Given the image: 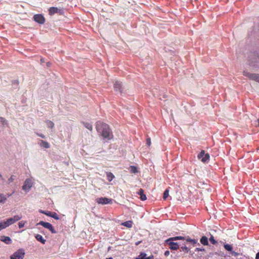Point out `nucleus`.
<instances>
[{
  "label": "nucleus",
  "instance_id": "1",
  "mask_svg": "<svg viewBox=\"0 0 259 259\" xmlns=\"http://www.w3.org/2000/svg\"><path fill=\"white\" fill-rule=\"evenodd\" d=\"M96 128L98 133L105 140L113 138L112 132L109 125L100 121L96 122Z\"/></svg>",
  "mask_w": 259,
  "mask_h": 259
},
{
  "label": "nucleus",
  "instance_id": "2",
  "mask_svg": "<svg viewBox=\"0 0 259 259\" xmlns=\"http://www.w3.org/2000/svg\"><path fill=\"white\" fill-rule=\"evenodd\" d=\"M249 65L255 69H259V54L254 52L251 53L248 59Z\"/></svg>",
  "mask_w": 259,
  "mask_h": 259
},
{
  "label": "nucleus",
  "instance_id": "3",
  "mask_svg": "<svg viewBox=\"0 0 259 259\" xmlns=\"http://www.w3.org/2000/svg\"><path fill=\"white\" fill-rule=\"evenodd\" d=\"M22 217L21 215H15L13 217L10 218L5 221V225H6L7 227H8L11 225L14 224L16 222L20 220Z\"/></svg>",
  "mask_w": 259,
  "mask_h": 259
},
{
  "label": "nucleus",
  "instance_id": "4",
  "mask_svg": "<svg viewBox=\"0 0 259 259\" xmlns=\"http://www.w3.org/2000/svg\"><path fill=\"white\" fill-rule=\"evenodd\" d=\"M24 255V250L23 249H19L11 255L10 259H23Z\"/></svg>",
  "mask_w": 259,
  "mask_h": 259
},
{
  "label": "nucleus",
  "instance_id": "5",
  "mask_svg": "<svg viewBox=\"0 0 259 259\" xmlns=\"http://www.w3.org/2000/svg\"><path fill=\"white\" fill-rule=\"evenodd\" d=\"M198 158L200 159L202 162H208L209 160V154L208 153H205L204 150H201V152L198 154Z\"/></svg>",
  "mask_w": 259,
  "mask_h": 259
},
{
  "label": "nucleus",
  "instance_id": "6",
  "mask_svg": "<svg viewBox=\"0 0 259 259\" xmlns=\"http://www.w3.org/2000/svg\"><path fill=\"white\" fill-rule=\"evenodd\" d=\"M243 74L244 76L249 78L250 79L259 82V74L251 73L247 72V71H244Z\"/></svg>",
  "mask_w": 259,
  "mask_h": 259
},
{
  "label": "nucleus",
  "instance_id": "7",
  "mask_svg": "<svg viewBox=\"0 0 259 259\" xmlns=\"http://www.w3.org/2000/svg\"><path fill=\"white\" fill-rule=\"evenodd\" d=\"M113 200L111 198H108L107 197H100L96 199V202L98 204L102 205L112 204Z\"/></svg>",
  "mask_w": 259,
  "mask_h": 259
},
{
  "label": "nucleus",
  "instance_id": "8",
  "mask_svg": "<svg viewBox=\"0 0 259 259\" xmlns=\"http://www.w3.org/2000/svg\"><path fill=\"white\" fill-rule=\"evenodd\" d=\"M33 20L39 24H44L46 19L44 16L41 14H35L33 17Z\"/></svg>",
  "mask_w": 259,
  "mask_h": 259
},
{
  "label": "nucleus",
  "instance_id": "9",
  "mask_svg": "<svg viewBox=\"0 0 259 259\" xmlns=\"http://www.w3.org/2000/svg\"><path fill=\"white\" fill-rule=\"evenodd\" d=\"M56 13H59L60 15H63L64 11L63 9H59L57 7H51L49 9V14L50 15H53Z\"/></svg>",
  "mask_w": 259,
  "mask_h": 259
},
{
  "label": "nucleus",
  "instance_id": "10",
  "mask_svg": "<svg viewBox=\"0 0 259 259\" xmlns=\"http://www.w3.org/2000/svg\"><path fill=\"white\" fill-rule=\"evenodd\" d=\"M165 243L169 245V248L172 250H177L179 248V245L178 243L175 242L173 241H168V239L165 241Z\"/></svg>",
  "mask_w": 259,
  "mask_h": 259
},
{
  "label": "nucleus",
  "instance_id": "11",
  "mask_svg": "<svg viewBox=\"0 0 259 259\" xmlns=\"http://www.w3.org/2000/svg\"><path fill=\"white\" fill-rule=\"evenodd\" d=\"M32 186V185L31 180L29 179H26L22 186V189L26 192H28Z\"/></svg>",
  "mask_w": 259,
  "mask_h": 259
},
{
  "label": "nucleus",
  "instance_id": "12",
  "mask_svg": "<svg viewBox=\"0 0 259 259\" xmlns=\"http://www.w3.org/2000/svg\"><path fill=\"white\" fill-rule=\"evenodd\" d=\"M114 88L116 92H118L121 94L122 92V83L119 81H116L114 83Z\"/></svg>",
  "mask_w": 259,
  "mask_h": 259
},
{
  "label": "nucleus",
  "instance_id": "13",
  "mask_svg": "<svg viewBox=\"0 0 259 259\" xmlns=\"http://www.w3.org/2000/svg\"><path fill=\"white\" fill-rule=\"evenodd\" d=\"M138 256L139 259H154V256L153 255L147 256V254L144 252H141Z\"/></svg>",
  "mask_w": 259,
  "mask_h": 259
},
{
  "label": "nucleus",
  "instance_id": "14",
  "mask_svg": "<svg viewBox=\"0 0 259 259\" xmlns=\"http://www.w3.org/2000/svg\"><path fill=\"white\" fill-rule=\"evenodd\" d=\"M1 240L6 244H10L12 242V239L9 236H1Z\"/></svg>",
  "mask_w": 259,
  "mask_h": 259
},
{
  "label": "nucleus",
  "instance_id": "15",
  "mask_svg": "<svg viewBox=\"0 0 259 259\" xmlns=\"http://www.w3.org/2000/svg\"><path fill=\"white\" fill-rule=\"evenodd\" d=\"M137 194L140 196V198L142 201H144L147 199V197L146 195L144 194V192L143 189H140L138 192H137Z\"/></svg>",
  "mask_w": 259,
  "mask_h": 259
},
{
  "label": "nucleus",
  "instance_id": "16",
  "mask_svg": "<svg viewBox=\"0 0 259 259\" xmlns=\"http://www.w3.org/2000/svg\"><path fill=\"white\" fill-rule=\"evenodd\" d=\"M35 238L38 241L40 242L43 244H45L46 242V240L45 239L44 237L40 234H35Z\"/></svg>",
  "mask_w": 259,
  "mask_h": 259
},
{
  "label": "nucleus",
  "instance_id": "17",
  "mask_svg": "<svg viewBox=\"0 0 259 259\" xmlns=\"http://www.w3.org/2000/svg\"><path fill=\"white\" fill-rule=\"evenodd\" d=\"M39 145L40 147L46 149L49 148L50 147L49 143L48 142L44 140H40Z\"/></svg>",
  "mask_w": 259,
  "mask_h": 259
},
{
  "label": "nucleus",
  "instance_id": "18",
  "mask_svg": "<svg viewBox=\"0 0 259 259\" xmlns=\"http://www.w3.org/2000/svg\"><path fill=\"white\" fill-rule=\"evenodd\" d=\"M184 240H186L187 242L191 243L193 245H195L197 243V240L194 239H191L189 236H184Z\"/></svg>",
  "mask_w": 259,
  "mask_h": 259
},
{
  "label": "nucleus",
  "instance_id": "19",
  "mask_svg": "<svg viewBox=\"0 0 259 259\" xmlns=\"http://www.w3.org/2000/svg\"><path fill=\"white\" fill-rule=\"evenodd\" d=\"M40 225L42 226H43L44 228L46 229H48L50 226H51V224L48 222H45L42 221H40L38 223L36 224V225Z\"/></svg>",
  "mask_w": 259,
  "mask_h": 259
},
{
  "label": "nucleus",
  "instance_id": "20",
  "mask_svg": "<svg viewBox=\"0 0 259 259\" xmlns=\"http://www.w3.org/2000/svg\"><path fill=\"white\" fill-rule=\"evenodd\" d=\"M185 238H184V236H175V237H170V238H168V241H177V240H184Z\"/></svg>",
  "mask_w": 259,
  "mask_h": 259
},
{
  "label": "nucleus",
  "instance_id": "21",
  "mask_svg": "<svg viewBox=\"0 0 259 259\" xmlns=\"http://www.w3.org/2000/svg\"><path fill=\"white\" fill-rule=\"evenodd\" d=\"M200 242L203 245H207L208 244V238L205 236H202L200 239Z\"/></svg>",
  "mask_w": 259,
  "mask_h": 259
},
{
  "label": "nucleus",
  "instance_id": "22",
  "mask_svg": "<svg viewBox=\"0 0 259 259\" xmlns=\"http://www.w3.org/2000/svg\"><path fill=\"white\" fill-rule=\"evenodd\" d=\"M81 123L87 129L91 131H92L93 125L91 123L85 121H82Z\"/></svg>",
  "mask_w": 259,
  "mask_h": 259
},
{
  "label": "nucleus",
  "instance_id": "23",
  "mask_svg": "<svg viewBox=\"0 0 259 259\" xmlns=\"http://www.w3.org/2000/svg\"><path fill=\"white\" fill-rule=\"evenodd\" d=\"M133 222L132 221H127L122 223V225L130 228L132 227Z\"/></svg>",
  "mask_w": 259,
  "mask_h": 259
},
{
  "label": "nucleus",
  "instance_id": "24",
  "mask_svg": "<svg viewBox=\"0 0 259 259\" xmlns=\"http://www.w3.org/2000/svg\"><path fill=\"white\" fill-rule=\"evenodd\" d=\"M106 177L107 178L109 182L112 181V180L114 178V175L111 172H106Z\"/></svg>",
  "mask_w": 259,
  "mask_h": 259
},
{
  "label": "nucleus",
  "instance_id": "25",
  "mask_svg": "<svg viewBox=\"0 0 259 259\" xmlns=\"http://www.w3.org/2000/svg\"><path fill=\"white\" fill-rule=\"evenodd\" d=\"M224 247L226 250L229 251L230 252L232 251L233 247H232V245H231V244H227V243L224 244Z\"/></svg>",
  "mask_w": 259,
  "mask_h": 259
},
{
  "label": "nucleus",
  "instance_id": "26",
  "mask_svg": "<svg viewBox=\"0 0 259 259\" xmlns=\"http://www.w3.org/2000/svg\"><path fill=\"white\" fill-rule=\"evenodd\" d=\"M7 199L6 195H4L2 193H0V203H4Z\"/></svg>",
  "mask_w": 259,
  "mask_h": 259
},
{
  "label": "nucleus",
  "instance_id": "27",
  "mask_svg": "<svg viewBox=\"0 0 259 259\" xmlns=\"http://www.w3.org/2000/svg\"><path fill=\"white\" fill-rule=\"evenodd\" d=\"M129 170L131 172L134 174H136L138 172L137 167L134 165L130 166L129 167Z\"/></svg>",
  "mask_w": 259,
  "mask_h": 259
},
{
  "label": "nucleus",
  "instance_id": "28",
  "mask_svg": "<svg viewBox=\"0 0 259 259\" xmlns=\"http://www.w3.org/2000/svg\"><path fill=\"white\" fill-rule=\"evenodd\" d=\"M0 122H1L4 126H8L9 125L8 121L3 117H0Z\"/></svg>",
  "mask_w": 259,
  "mask_h": 259
},
{
  "label": "nucleus",
  "instance_id": "29",
  "mask_svg": "<svg viewBox=\"0 0 259 259\" xmlns=\"http://www.w3.org/2000/svg\"><path fill=\"white\" fill-rule=\"evenodd\" d=\"M169 195V188L165 189L163 193V199L166 200Z\"/></svg>",
  "mask_w": 259,
  "mask_h": 259
},
{
  "label": "nucleus",
  "instance_id": "30",
  "mask_svg": "<svg viewBox=\"0 0 259 259\" xmlns=\"http://www.w3.org/2000/svg\"><path fill=\"white\" fill-rule=\"evenodd\" d=\"M7 228V225H5V220L0 221V231Z\"/></svg>",
  "mask_w": 259,
  "mask_h": 259
},
{
  "label": "nucleus",
  "instance_id": "31",
  "mask_svg": "<svg viewBox=\"0 0 259 259\" xmlns=\"http://www.w3.org/2000/svg\"><path fill=\"white\" fill-rule=\"evenodd\" d=\"M47 125L48 127L52 128L54 126V123L50 120H48L47 121Z\"/></svg>",
  "mask_w": 259,
  "mask_h": 259
},
{
  "label": "nucleus",
  "instance_id": "32",
  "mask_svg": "<svg viewBox=\"0 0 259 259\" xmlns=\"http://www.w3.org/2000/svg\"><path fill=\"white\" fill-rule=\"evenodd\" d=\"M181 251H184L185 253H188L190 251V249L187 247L185 245L184 246H183L181 247Z\"/></svg>",
  "mask_w": 259,
  "mask_h": 259
},
{
  "label": "nucleus",
  "instance_id": "33",
  "mask_svg": "<svg viewBox=\"0 0 259 259\" xmlns=\"http://www.w3.org/2000/svg\"><path fill=\"white\" fill-rule=\"evenodd\" d=\"M51 217L54 218L56 220H58L60 219L59 215L55 212H52V216Z\"/></svg>",
  "mask_w": 259,
  "mask_h": 259
},
{
  "label": "nucleus",
  "instance_id": "34",
  "mask_svg": "<svg viewBox=\"0 0 259 259\" xmlns=\"http://www.w3.org/2000/svg\"><path fill=\"white\" fill-rule=\"evenodd\" d=\"M209 241L211 244L213 245L217 243V241L214 239V238L212 235H211L210 237L209 238Z\"/></svg>",
  "mask_w": 259,
  "mask_h": 259
},
{
  "label": "nucleus",
  "instance_id": "35",
  "mask_svg": "<svg viewBox=\"0 0 259 259\" xmlns=\"http://www.w3.org/2000/svg\"><path fill=\"white\" fill-rule=\"evenodd\" d=\"M48 229L49 230L51 231V232L53 234H55L57 233V231L55 230L54 228L53 227L52 224Z\"/></svg>",
  "mask_w": 259,
  "mask_h": 259
},
{
  "label": "nucleus",
  "instance_id": "36",
  "mask_svg": "<svg viewBox=\"0 0 259 259\" xmlns=\"http://www.w3.org/2000/svg\"><path fill=\"white\" fill-rule=\"evenodd\" d=\"M16 177V176H14V175H12L8 180V183L9 184H10V183H11L12 182H13V181L15 179V178Z\"/></svg>",
  "mask_w": 259,
  "mask_h": 259
},
{
  "label": "nucleus",
  "instance_id": "37",
  "mask_svg": "<svg viewBox=\"0 0 259 259\" xmlns=\"http://www.w3.org/2000/svg\"><path fill=\"white\" fill-rule=\"evenodd\" d=\"M26 222L21 221L18 223V227L19 228H22L24 227Z\"/></svg>",
  "mask_w": 259,
  "mask_h": 259
},
{
  "label": "nucleus",
  "instance_id": "38",
  "mask_svg": "<svg viewBox=\"0 0 259 259\" xmlns=\"http://www.w3.org/2000/svg\"><path fill=\"white\" fill-rule=\"evenodd\" d=\"M230 253L234 256H238L239 255V253L236 252L232 250V251L230 252Z\"/></svg>",
  "mask_w": 259,
  "mask_h": 259
},
{
  "label": "nucleus",
  "instance_id": "39",
  "mask_svg": "<svg viewBox=\"0 0 259 259\" xmlns=\"http://www.w3.org/2000/svg\"><path fill=\"white\" fill-rule=\"evenodd\" d=\"M52 212L50 211H46V213H45V214L48 216V217H51L52 216Z\"/></svg>",
  "mask_w": 259,
  "mask_h": 259
},
{
  "label": "nucleus",
  "instance_id": "40",
  "mask_svg": "<svg viewBox=\"0 0 259 259\" xmlns=\"http://www.w3.org/2000/svg\"><path fill=\"white\" fill-rule=\"evenodd\" d=\"M146 143L148 146H149L151 145V140L149 138L146 139Z\"/></svg>",
  "mask_w": 259,
  "mask_h": 259
},
{
  "label": "nucleus",
  "instance_id": "41",
  "mask_svg": "<svg viewBox=\"0 0 259 259\" xmlns=\"http://www.w3.org/2000/svg\"><path fill=\"white\" fill-rule=\"evenodd\" d=\"M196 251H204V249L203 248H196L195 249Z\"/></svg>",
  "mask_w": 259,
  "mask_h": 259
},
{
  "label": "nucleus",
  "instance_id": "42",
  "mask_svg": "<svg viewBox=\"0 0 259 259\" xmlns=\"http://www.w3.org/2000/svg\"><path fill=\"white\" fill-rule=\"evenodd\" d=\"M37 135L38 136H39V137H41V138H42L43 139H45L46 138V136L42 134H38V133H37Z\"/></svg>",
  "mask_w": 259,
  "mask_h": 259
},
{
  "label": "nucleus",
  "instance_id": "43",
  "mask_svg": "<svg viewBox=\"0 0 259 259\" xmlns=\"http://www.w3.org/2000/svg\"><path fill=\"white\" fill-rule=\"evenodd\" d=\"M170 252L169 250H166L164 252V255L167 256L169 255Z\"/></svg>",
  "mask_w": 259,
  "mask_h": 259
},
{
  "label": "nucleus",
  "instance_id": "44",
  "mask_svg": "<svg viewBox=\"0 0 259 259\" xmlns=\"http://www.w3.org/2000/svg\"><path fill=\"white\" fill-rule=\"evenodd\" d=\"M14 193V192H13L12 193H7L6 195L7 196V198H9V197H10L11 196H12V195Z\"/></svg>",
  "mask_w": 259,
  "mask_h": 259
},
{
  "label": "nucleus",
  "instance_id": "45",
  "mask_svg": "<svg viewBox=\"0 0 259 259\" xmlns=\"http://www.w3.org/2000/svg\"><path fill=\"white\" fill-rule=\"evenodd\" d=\"M51 64H52V63H51L50 62H48L47 63V64H46L47 66L48 67H50L51 66Z\"/></svg>",
  "mask_w": 259,
  "mask_h": 259
},
{
  "label": "nucleus",
  "instance_id": "46",
  "mask_svg": "<svg viewBox=\"0 0 259 259\" xmlns=\"http://www.w3.org/2000/svg\"><path fill=\"white\" fill-rule=\"evenodd\" d=\"M255 259H259V252L256 254Z\"/></svg>",
  "mask_w": 259,
  "mask_h": 259
},
{
  "label": "nucleus",
  "instance_id": "47",
  "mask_svg": "<svg viewBox=\"0 0 259 259\" xmlns=\"http://www.w3.org/2000/svg\"><path fill=\"white\" fill-rule=\"evenodd\" d=\"M39 212L42 214H45V213H46V210H39Z\"/></svg>",
  "mask_w": 259,
  "mask_h": 259
},
{
  "label": "nucleus",
  "instance_id": "48",
  "mask_svg": "<svg viewBox=\"0 0 259 259\" xmlns=\"http://www.w3.org/2000/svg\"><path fill=\"white\" fill-rule=\"evenodd\" d=\"M45 59H44V58H41V59H40V62H41V63H45Z\"/></svg>",
  "mask_w": 259,
  "mask_h": 259
},
{
  "label": "nucleus",
  "instance_id": "49",
  "mask_svg": "<svg viewBox=\"0 0 259 259\" xmlns=\"http://www.w3.org/2000/svg\"><path fill=\"white\" fill-rule=\"evenodd\" d=\"M141 242V241L137 242H136L135 245H138Z\"/></svg>",
  "mask_w": 259,
  "mask_h": 259
},
{
  "label": "nucleus",
  "instance_id": "50",
  "mask_svg": "<svg viewBox=\"0 0 259 259\" xmlns=\"http://www.w3.org/2000/svg\"><path fill=\"white\" fill-rule=\"evenodd\" d=\"M0 179L2 180H4V178L2 176V175H1V174L0 173Z\"/></svg>",
  "mask_w": 259,
  "mask_h": 259
},
{
  "label": "nucleus",
  "instance_id": "51",
  "mask_svg": "<svg viewBox=\"0 0 259 259\" xmlns=\"http://www.w3.org/2000/svg\"><path fill=\"white\" fill-rule=\"evenodd\" d=\"M257 123H258V125L259 126V118H258L257 119Z\"/></svg>",
  "mask_w": 259,
  "mask_h": 259
},
{
  "label": "nucleus",
  "instance_id": "52",
  "mask_svg": "<svg viewBox=\"0 0 259 259\" xmlns=\"http://www.w3.org/2000/svg\"><path fill=\"white\" fill-rule=\"evenodd\" d=\"M106 259H113V258L112 257H110L108 258H106Z\"/></svg>",
  "mask_w": 259,
  "mask_h": 259
},
{
  "label": "nucleus",
  "instance_id": "53",
  "mask_svg": "<svg viewBox=\"0 0 259 259\" xmlns=\"http://www.w3.org/2000/svg\"><path fill=\"white\" fill-rule=\"evenodd\" d=\"M135 259H139V256H138L137 257H136L135 258Z\"/></svg>",
  "mask_w": 259,
  "mask_h": 259
}]
</instances>
